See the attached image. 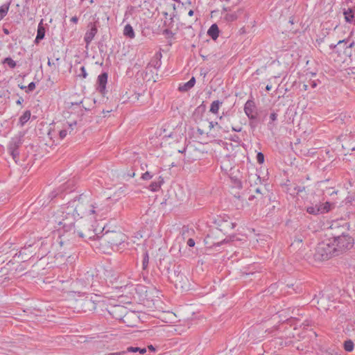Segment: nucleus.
Wrapping results in <instances>:
<instances>
[{
    "label": "nucleus",
    "mask_w": 355,
    "mask_h": 355,
    "mask_svg": "<svg viewBox=\"0 0 355 355\" xmlns=\"http://www.w3.org/2000/svg\"><path fill=\"white\" fill-rule=\"evenodd\" d=\"M349 223H345L342 225L341 229L343 230L342 234L328 240V241H330L337 257L349 251L354 246V239L349 234Z\"/></svg>",
    "instance_id": "obj_1"
},
{
    "label": "nucleus",
    "mask_w": 355,
    "mask_h": 355,
    "mask_svg": "<svg viewBox=\"0 0 355 355\" xmlns=\"http://www.w3.org/2000/svg\"><path fill=\"white\" fill-rule=\"evenodd\" d=\"M74 200H76L77 215L79 218L84 216L98 215L101 211L98 205L90 201L86 195L81 194L76 196Z\"/></svg>",
    "instance_id": "obj_2"
},
{
    "label": "nucleus",
    "mask_w": 355,
    "mask_h": 355,
    "mask_svg": "<svg viewBox=\"0 0 355 355\" xmlns=\"http://www.w3.org/2000/svg\"><path fill=\"white\" fill-rule=\"evenodd\" d=\"M243 110L249 119V126L252 130H255L258 124L263 120L259 116L258 109L252 97L246 101Z\"/></svg>",
    "instance_id": "obj_3"
},
{
    "label": "nucleus",
    "mask_w": 355,
    "mask_h": 355,
    "mask_svg": "<svg viewBox=\"0 0 355 355\" xmlns=\"http://www.w3.org/2000/svg\"><path fill=\"white\" fill-rule=\"evenodd\" d=\"M333 257H337L332 245L329 241L328 243L321 242L319 243L315 248L313 257L315 261H322L328 260Z\"/></svg>",
    "instance_id": "obj_4"
},
{
    "label": "nucleus",
    "mask_w": 355,
    "mask_h": 355,
    "mask_svg": "<svg viewBox=\"0 0 355 355\" xmlns=\"http://www.w3.org/2000/svg\"><path fill=\"white\" fill-rule=\"evenodd\" d=\"M168 279L171 282L174 284L176 288L180 287L184 288L187 286L188 283V279L187 277L181 272L180 266H175L172 269H168Z\"/></svg>",
    "instance_id": "obj_5"
},
{
    "label": "nucleus",
    "mask_w": 355,
    "mask_h": 355,
    "mask_svg": "<svg viewBox=\"0 0 355 355\" xmlns=\"http://www.w3.org/2000/svg\"><path fill=\"white\" fill-rule=\"evenodd\" d=\"M100 239L103 242L108 243L111 245L119 246L125 241V236L121 232H106L101 236L94 235Z\"/></svg>",
    "instance_id": "obj_6"
},
{
    "label": "nucleus",
    "mask_w": 355,
    "mask_h": 355,
    "mask_svg": "<svg viewBox=\"0 0 355 355\" xmlns=\"http://www.w3.org/2000/svg\"><path fill=\"white\" fill-rule=\"evenodd\" d=\"M14 260L9 261L5 266L0 268V285H6L14 275L12 266L15 265Z\"/></svg>",
    "instance_id": "obj_7"
},
{
    "label": "nucleus",
    "mask_w": 355,
    "mask_h": 355,
    "mask_svg": "<svg viewBox=\"0 0 355 355\" xmlns=\"http://www.w3.org/2000/svg\"><path fill=\"white\" fill-rule=\"evenodd\" d=\"M77 219V218H62V220L59 221L58 225H61L63 229L64 234L62 236H65L68 232L76 234V231L74 225Z\"/></svg>",
    "instance_id": "obj_8"
},
{
    "label": "nucleus",
    "mask_w": 355,
    "mask_h": 355,
    "mask_svg": "<svg viewBox=\"0 0 355 355\" xmlns=\"http://www.w3.org/2000/svg\"><path fill=\"white\" fill-rule=\"evenodd\" d=\"M78 304L83 312L92 311L96 309V304L88 297L80 300Z\"/></svg>",
    "instance_id": "obj_9"
},
{
    "label": "nucleus",
    "mask_w": 355,
    "mask_h": 355,
    "mask_svg": "<svg viewBox=\"0 0 355 355\" xmlns=\"http://www.w3.org/2000/svg\"><path fill=\"white\" fill-rule=\"evenodd\" d=\"M108 74L107 72H102L97 78L96 89L103 95L106 92V85L107 83Z\"/></svg>",
    "instance_id": "obj_10"
},
{
    "label": "nucleus",
    "mask_w": 355,
    "mask_h": 355,
    "mask_svg": "<svg viewBox=\"0 0 355 355\" xmlns=\"http://www.w3.org/2000/svg\"><path fill=\"white\" fill-rule=\"evenodd\" d=\"M39 247V241L35 242L33 244L25 245L24 248H21L19 251V257L23 254L27 255L26 257L22 259L21 262L26 261V258L31 254L35 252V250Z\"/></svg>",
    "instance_id": "obj_11"
},
{
    "label": "nucleus",
    "mask_w": 355,
    "mask_h": 355,
    "mask_svg": "<svg viewBox=\"0 0 355 355\" xmlns=\"http://www.w3.org/2000/svg\"><path fill=\"white\" fill-rule=\"evenodd\" d=\"M22 144L23 141L20 137L12 138L8 144V151L13 152L15 150H19Z\"/></svg>",
    "instance_id": "obj_12"
},
{
    "label": "nucleus",
    "mask_w": 355,
    "mask_h": 355,
    "mask_svg": "<svg viewBox=\"0 0 355 355\" xmlns=\"http://www.w3.org/2000/svg\"><path fill=\"white\" fill-rule=\"evenodd\" d=\"M90 24L92 26L90 29L85 33L84 37V41L87 46L91 43L98 31L97 28L94 24H92V23Z\"/></svg>",
    "instance_id": "obj_13"
},
{
    "label": "nucleus",
    "mask_w": 355,
    "mask_h": 355,
    "mask_svg": "<svg viewBox=\"0 0 355 355\" xmlns=\"http://www.w3.org/2000/svg\"><path fill=\"white\" fill-rule=\"evenodd\" d=\"M61 212L62 213H71L77 214V209L76 206V200H74V198L71 200H70L67 204L63 205L61 207Z\"/></svg>",
    "instance_id": "obj_14"
},
{
    "label": "nucleus",
    "mask_w": 355,
    "mask_h": 355,
    "mask_svg": "<svg viewBox=\"0 0 355 355\" xmlns=\"http://www.w3.org/2000/svg\"><path fill=\"white\" fill-rule=\"evenodd\" d=\"M38 252H35L34 255L37 256V258L41 259L44 257H45L49 252V250L47 247V243H44V241L40 243L39 242V247Z\"/></svg>",
    "instance_id": "obj_15"
},
{
    "label": "nucleus",
    "mask_w": 355,
    "mask_h": 355,
    "mask_svg": "<svg viewBox=\"0 0 355 355\" xmlns=\"http://www.w3.org/2000/svg\"><path fill=\"white\" fill-rule=\"evenodd\" d=\"M43 19H41L37 26V35L34 42L38 44L41 40L44 38L46 29L43 24Z\"/></svg>",
    "instance_id": "obj_16"
},
{
    "label": "nucleus",
    "mask_w": 355,
    "mask_h": 355,
    "mask_svg": "<svg viewBox=\"0 0 355 355\" xmlns=\"http://www.w3.org/2000/svg\"><path fill=\"white\" fill-rule=\"evenodd\" d=\"M243 12V9L239 8L237 10V11L233 12H227L225 15L224 16V19L227 22H232L236 21L239 15Z\"/></svg>",
    "instance_id": "obj_17"
},
{
    "label": "nucleus",
    "mask_w": 355,
    "mask_h": 355,
    "mask_svg": "<svg viewBox=\"0 0 355 355\" xmlns=\"http://www.w3.org/2000/svg\"><path fill=\"white\" fill-rule=\"evenodd\" d=\"M196 83V78L195 77H191V78L187 83H184L183 85H180L178 87V90L182 92H188L190 90Z\"/></svg>",
    "instance_id": "obj_18"
},
{
    "label": "nucleus",
    "mask_w": 355,
    "mask_h": 355,
    "mask_svg": "<svg viewBox=\"0 0 355 355\" xmlns=\"http://www.w3.org/2000/svg\"><path fill=\"white\" fill-rule=\"evenodd\" d=\"M219 28L216 24H213L207 31L208 35L214 40H216L219 36Z\"/></svg>",
    "instance_id": "obj_19"
},
{
    "label": "nucleus",
    "mask_w": 355,
    "mask_h": 355,
    "mask_svg": "<svg viewBox=\"0 0 355 355\" xmlns=\"http://www.w3.org/2000/svg\"><path fill=\"white\" fill-rule=\"evenodd\" d=\"M211 239L209 235L205 239L204 241L206 245H210L209 246H207V248H216L217 247H220L223 243H227L229 241L227 239L222 240L221 241L217 242H209V239Z\"/></svg>",
    "instance_id": "obj_20"
},
{
    "label": "nucleus",
    "mask_w": 355,
    "mask_h": 355,
    "mask_svg": "<svg viewBox=\"0 0 355 355\" xmlns=\"http://www.w3.org/2000/svg\"><path fill=\"white\" fill-rule=\"evenodd\" d=\"M157 182H152L148 187V189L152 191H157L161 188L162 184L164 183V179L159 176Z\"/></svg>",
    "instance_id": "obj_21"
},
{
    "label": "nucleus",
    "mask_w": 355,
    "mask_h": 355,
    "mask_svg": "<svg viewBox=\"0 0 355 355\" xmlns=\"http://www.w3.org/2000/svg\"><path fill=\"white\" fill-rule=\"evenodd\" d=\"M123 35L126 37L130 38V39H132L135 37L134 29L130 24H128L125 26L124 30H123Z\"/></svg>",
    "instance_id": "obj_22"
},
{
    "label": "nucleus",
    "mask_w": 355,
    "mask_h": 355,
    "mask_svg": "<svg viewBox=\"0 0 355 355\" xmlns=\"http://www.w3.org/2000/svg\"><path fill=\"white\" fill-rule=\"evenodd\" d=\"M320 207V212L321 214H325L329 212L332 207H334V203H331L329 202H326L323 204L318 205Z\"/></svg>",
    "instance_id": "obj_23"
},
{
    "label": "nucleus",
    "mask_w": 355,
    "mask_h": 355,
    "mask_svg": "<svg viewBox=\"0 0 355 355\" xmlns=\"http://www.w3.org/2000/svg\"><path fill=\"white\" fill-rule=\"evenodd\" d=\"M343 15L345 16V19L347 22L351 23L353 21L354 18V10L352 8H348L347 10H344Z\"/></svg>",
    "instance_id": "obj_24"
},
{
    "label": "nucleus",
    "mask_w": 355,
    "mask_h": 355,
    "mask_svg": "<svg viewBox=\"0 0 355 355\" xmlns=\"http://www.w3.org/2000/svg\"><path fill=\"white\" fill-rule=\"evenodd\" d=\"M31 111L30 110H26L24 112V114L19 117V124L23 126L24 125V124L28 122V121L31 118Z\"/></svg>",
    "instance_id": "obj_25"
},
{
    "label": "nucleus",
    "mask_w": 355,
    "mask_h": 355,
    "mask_svg": "<svg viewBox=\"0 0 355 355\" xmlns=\"http://www.w3.org/2000/svg\"><path fill=\"white\" fill-rule=\"evenodd\" d=\"M222 104H223V102L219 100L213 101L211 104L209 112L213 114H217L218 112L220 106Z\"/></svg>",
    "instance_id": "obj_26"
},
{
    "label": "nucleus",
    "mask_w": 355,
    "mask_h": 355,
    "mask_svg": "<svg viewBox=\"0 0 355 355\" xmlns=\"http://www.w3.org/2000/svg\"><path fill=\"white\" fill-rule=\"evenodd\" d=\"M148 263H149V255H148V251L146 250H145L143 253V258H142V269H143V270L148 271Z\"/></svg>",
    "instance_id": "obj_27"
},
{
    "label": "nucleus",
    "mask_w": 355,
    "mask_h": 355,
    "mask_svg": "<svg viewBox=\"0 0 355 355\" xmlns=\"http://www.w3.org/2000/svg\"><path fill=\"white\" fill-rule=\"evenodd\" d=\"M126 353L131 352V353H136L139 352L140 354H143L146 352V349L145 347L141 348L139 347H128L126 350L124 351Z\"/></svg>",
    "instance_id": "obj_28"
},
{
    "label": "nucleus",
    "mask_w": 355,
    "mask_h": 355,
    "mask_svg": "<svg viewBox=\"0 0 355 355\" xmlns=\"http://www.w3.org/2000/svg\"><path fill=\"white\" fill-rule=\"evenodd\" d=\"M306 211L313 215H318L320 214V207L318 205H311L306 207Z\"/></svg>",
    "instance_id": "obj_29"
},
{
    "label": "nucleus",
    "mask_w": 355,
    "mask_h": 355,
    "mask_svg": "<svg viewBox=\"0 0 355 355\" xmlns=\"http://www.w3.org/2000/svg\"><path fill=\"white\" fill-rule=\"evenodd\" d=\"M2 64H6L10 69H15L17 66L16 62L13 60L10 57L5 58L2 61Z\"/></svg>",
    "instance_id": "obj_30"
},
{
    "label": "nucleus",
    "mask_w": 355,
    "mask_h": 355,
    "mask_svg": "<svg viewBox=\"0 0 355 355\" xmlns=\"http://www.w3.org/2000/svg\"><path fill=\"white\" fill-rule=\"evenodd\" d=\"M10 3L2 5L0 7V21L7 15Z\"/></svg>",
    "instance_id": "obj_31"
},
{
    "label": "nucleus",
    "mask_w": 355,
    "mask_h": 355,
    "mask_svg": "<svg viewBox=\"0 0 355 355\" xmlns=\"http://www.w3.org/2000/svg\"><path fill=\"white\" fill-rule=\"evenodd\" d=\"M354 343L352 340H347L344 342L343 347L345 351L352 352L354 349Z\"/></svg>",
    "instance_id": "obj_32"
},
{
    "label": "nucleus",
    "mask_w": 355,
    "mask_h": 355,
    "mask_svg": "<svg viewBox=\"0 0 355 355\" xmlns=\"http://www.w3.org/2000/svg\"><path fill=\"white\" fill-rule=\"evenodd\" d=\"M342 228V225L340 226V227H334V225H332L331 226V229L332 230H334V232H332L331 234V238H334V236H338L339 234H342V231H343V230L341 229Z\"/></svg>",
    "instance_id": "obj_33"
},
{
    "label": "nucleus",
    "mask_w": 355,
    "mask_h": 355,
    "mask_svg": "<svg viewBox=\"0 0 355 355\" xmlns=\"http://www.w3.org/2000/svg\"><path fill=\"white\" fill-rule=\"evenodd\" d=\"M233 186L239 189H241L243 188V184L241 180L238 178H231Z\"/></svg>",
    "instance_id": "obj_34"
},
{
    "label": "nucleus",
    "mask_w": 355,
    "mask_h": 355,
    "mask_svg": "<svg viewBox=\"0 0 355 355\" xmlns=\"http://www.w3.org/2000/svg\"><path fill=\"white\" fill-rule=\"evenodd\" d=\"M76 121H74L71 123H67V126L64 127V129L68 130V134H74V127L76 126Z\"/></svg>",
    "instance_id": "obj_35"
},
{
    "label": "nucleus",
    "mask_w": 355,
    "mask_h": 355,
    "mask_svg": "<svg viewBox=\"0 0 355 355\" xmlns=\"http://www.w3.org/2000/svg\"><path fill=\"white\" fill-rule=\"evenodd\" d=\"M16 164L19 162V150H15L13 152H8Z\"/></svg>",
    "instance_id": "obj_36"
},
{
    "label": "nucleus",
    "mask_w": 355,
    "mask_h": 355,
    "mask_svg": "<svg viewBox=\"0 0 355 355\" xmlns=\"http://www.w3.org/2000/svg\"><path fill=\"white\" fill-rule=\"evenodd\" d=\"M162 57V55L161 53H157L156 54V60L155 61V62L152 64L154 68L155 69H159L160 67H161V60H160V58Z\"/></svg>",
    "instance_id": "obj_37"
},
{
    "label": "nucleus",
    "mask_w": 355,
    "mask_h": 355,
    "mask_svg": "<svg viewBox=\"0 0 355 355\" xmlns=\"http://www.w3.org/2000/svg\"><path fill=\"white\" fill-rule=\"evenodd\" d=\"M257 161L259 164H262L264 162V155L261 152H259L257 154Z\"/></svg>",
    "instance_id": "obj_38"
},
{
    "label": "nucleus",
    "mask_w": 355,
    "mask_h": 355,
    "mask_svg": "<svg viewBox=\"0 0 355 355\" xmlns=\"http://www.w3.org/2000/svg\"><path fill=\"white\" fill-rule=\"evenodd\" d=\"M61 217L62 218H79V217L77 214H71V213H69V212L62 213Z\"/></svg>",
    "instance_id": "obj_39"
},
{
    "label": "nucleus",
    "mask_w": 355,
    "mask_h": 355,
    "mask_svg": "<svg viewBox=\"0 0 355 355\" xmlns=\"http://www.w3.org/2000/svg\"><path fill=\"white\" fill-rule=\"evenodd\" d=\"M68 135V130H65L64 128L59 131V137L60 139H64Z\"/></svg>",
    "instance_id": "obj_40"
},
{
    "label": "nucleus",
    "mask_w": 355,
    "mask_h": 355,
    "mask_svg": "<svg viewBox=\"0 0 355 355\" xmlns=\"http://www.w3.org/2000/svg\"><path fill=\"white\" fill-rule=\"evenodd\" d=\"M153 177V175L150 172L146 171L142 174L141 179L144 180H150Z\"/></svg>",
    "instance_id": "obj_41"
},
{
    "label": "nucleus",
    "mask_w": 355,
    "mask_h": 355,
    "mask_svg": "<svg viewBox=\"0 0 355 355\" xmlns=\"http://www.w3.org/2000/svg\"><path fill=\"white\" fill-rule=\"evenodd\" d=\"M347 40H339L337 44H331L329 45V48L331 49V50H334V49H336V47L338 46V45H340L343 43H345V44H347Z\"/></svg>",
    "instance_id": "obj_42"
},
{
    "label": "nucleus",
    "mask_w": 355,
    "mask_h": 355,
    "mask_svg": "<svg viewBox=\"0 0 355 355\" xmlns=\"http://www.w3.org/2000/svg\"><path fill=\"white\" fill-rule=\"evenodd\" d=\"M35 89V83L34 82H31L27 86V89L26 90V93H29L33 92Z\"/></svg>",
    "instance_id": "obj_43"
},
{
    "label": "nucleus",
    "mask_w": 355,
    "mask_h": 355,
    "mask_svg": "<svg viewBox=\"0 0 355 355\" xmlns=\"http://www.w3.org/2000/svg\"><path fill=\"white\" fill-rule=\"evenodd\" d=\"M80 73L78 74V76L82 77L83 78H86L87 76V73L86 71L85 67L83 66L80 67Z\"/></svg>",
    "instance_id": "obj_44"
},
{
    "label": "nucleus",
    "mask_w": 355,
    "mask_h": 355,
    "mask_svg": "<svg viewBox=\"0 0 355 355\" xmlns=\"http://www.w3.org/2000/svg\"><path fill=\"white\" fill-rule=\"evenodd\" d=\"M12 268H13V272H14V275L17 272H23L24 270V268L21 266V264L18 265L17 267L15 268L14 267V265L12 266Z\"/></svg>",
    "instance_id": "obj_45"
},
{
    "label": "nucleus",
    "mask_w": 355,
    "mask_h": 355,
    "mask_svg": "<svg viewBox=\"0 0 355 355\" xmlns=\"http://www.w3.org/2000/svg\"><path fill=\"white\" fill-rule=\"evenodd\" d=\"M277 119V114L276 112H272L270 114V122L269 124H271V123L275 121Z\"/></svg>",
    "instance_id": "obj_46"
},
{
    "label": "nucleus",
    "mask_w": 355,
    "mask_h": 355,
    "mask_svg": "<svg viewBox=\"0 0 355 355\" xmlns=\"http://www.w3.org/2000/svg\"><path fill=\"white\" fill-rule=\"evenodd\" d=\"M294 189L297 191V193H300L305 190V187L296 186Z\"/></svg>",
    "instance_id": "obj_47"
},
{
    "label": "nucleus",
    "mask_w": 355,
    "mask_h": 355,
    "mask_svg": "<svg viewBox=\"0 0 355 355\" xmlns=\"http://www.w3.org/2000/svg\"><path fill=\"white\" fill-rule=\"evenodd\" d=\"M187 243L189 247H193L195 245V241L193 239L190 238L188 239Z\"/></svg>",
    "instance_id": "obj_48"
},
{
    "label": "nucleus",
    "mask_w": 355,
    "mask_h": 355,
    "mask_svg": "<svg viewBox=\"0 0 355 355\" xmlns=\"http://www.w3.org/2000/svg\"><path fill=\"white\" fill-rule=\"evenodd\" d=\"M59 195V193L56 191H52L50 194H49V198H51V200H52L53 198H56Z\"/></svg>",
    "instance_id": "obj_49"
},
{
    "label": "nucleus",
    "mask_w": 355,
    "mask_h": 355,
    "mask_svg": "<svg viewBox=\"0 0 355 355\" xmlns=\"http://www.w3.org/2000/svg\"><path fill=\"white\" fill-rule=\"evenodd\" d=\"M354 200V198L352 197V196H347L345 199V204H348V203H351L352 202V200Z\"/></svg>",
    "instance_id": "obj_50"
},
{
    "label": "nucleus",
    "mask_w": 355,
    "mask_h": 355,
    "mask_svg": "<svg viewBox=\"0 0 355 355\" xmlns=\"http://www.w3.org/2000/svg\"><path fill=\"white\" fill-rule=\"evenodd\" d=\"M232 141H233L234 142H239L240 138L238 135H234V136H232Z\"/></svg>",
    "instance_id": "obj_51"
},
{
    "label": "nucleus",
    "mask_w": 355,
    "mask_h": 355,
    "mask_svg": "<svg viewBox=\"0 0 355 355\" xmlns=\"http://www.w3.org/2000/svg\"><path fill=\"white\" fill-rule=\"evenodd\" d=\"M218 123L217 122H213V121H210L209 123V127L210 129L213 128L214 126L216 125H218Z\"/></svg>",
    "instance_id": "obj_52"
},
{
    "label": "nucleus",
    "mask_w": 355,
    "mask_h": 355,
    "mask_svg": "<svg viewBox=\"0 0 355 355\" xmlns=\"http://www.w3.org/2000/svg\"><path fill=\"white\" fill-rule=\"evenodd\" d=\"M71 21H72L74 24H77L78 21V18L76 16H73L71 18Z\"/></svg>",
    "instance_id": "obj_53"
},
{
    "label": "nucleus",
    "mask_w": 355,
    "mask_h": 355,
    "mask_svg": "<svg viewBox=\"0 0 355 355\" xmlns=\"http://www.w3.org/2000/svg\"><path fill=\"white\" fill-rule=\"evenodd\" d=\"M196 110L204 111L205 110V105L202 103L200 106H198Z\"/></svg>",
    "instance_id": "obj_54"
},
{
    "label": "nucleus",
    "mask_w": 355,
    "mask_h": 355,
    "mask_svg": "<svg viewBox=\"0 0 355 355\" xmlns=\"http://www.w3.org/2000/svg\"><path fill=\"white\" fill-rule=\"evenodd\" d=\"M232 129L233 131L239 132L241 131L242 128L241 127H239V128L232 127Z\"/></svg>",
    "instance_id": "obj_55"
},
{
    "label": "nucleus",
    "mask_w": 355,
    "mask_h": 355,
    "mask_svg": "<svg viewBox=\"0 0 355 355\" xmlns=\"http://www.w3.org/2000/svg\"><path fill=\"white\" fill-rule=\"evenodd\" d=\"M324 37H320V38L316 40V42L318 44H320L321 43H322L324 42Z\"/></svg>",
    "instance_id": "obj_56"
},
{
    "label": "nucleus",
    "mask_w": 355,
    "mask_h": 355,
    "mask_svg": "<svg viewBox=\"0 0 355 355\" xmlns=\"http://www.w3.org/2000/svg\"><path fill=\"white\" fill-rule=\"evenodd\" d=\"M24 101V99L22 97H20L17 101H16V103L17 105H21L22 103V102Z\"/></svg>",
    "instance_id": "obj_57"
},
{
    "label": "nucleus",
    "mask_w": 355,
    "mask_h": 355,
    "mask_svg": "<svg viewBox=\"0 0 355 355\" xmlns=\"http://www.w3.org/2000/svg\"><path fill=\"white\" fill-rule=\"evenodd\" d=\"M77 234L78 235L79 237L80 238H84L86 236L82 232H77Z\"/></svg>",
    "instance_id": "obj_58"
},
{
    "label": "nucleus",
    "mask_w": 355,
    "mask_h": 355,
    "mask_svg": "<svg viewBox=\"0 0 355 355\" xmlns=\"http://www.w3.org/2000/svg\"><path fill=\"white\" fill-rule=\"evenodd\" d=\"M227 226L230 227L231 229H233L235 225L233 223H227Z\"/></svg>",
    "instance_id": "obj_59"
},
{
    "label": "nucleus",
    "mask_w": 355,
    "mask_h": 355,
    "mask_svg": "<svg viewBox=\"0 0 355 355\" xmlns=\"http://www.w3.org/2000/svg\"><path fill=\"white\" fill-rule=\"evenodd\" d=\"M85 275H87L86 279L88 281H89V277H92V278L93 276H94L93 274H90L89 272H87Z\"/></svg>",
    "instance_id": "obj_60"
},
{
    "label": "nucleus",
    "mask_w": 355,
    "mask_h": 355,
    "mask_svg": "<svg viewBox=\"0 0 355 355\" xmlns=\"http://www.w3.org/2000/svg\"><path fill=\"white\" fill-rule=\"evenodd\" d=\"M197 132L200 135H202L204 134V131L202 130H201L200 128H198L197 129Z\"/></svg>",
    "instance_id": "obj_61"
},
{
    "label": "nucleus",
    "mask_w": 355,
    "mask_h": 355,
    "mask_svg": "<svg viewBox=\"0 0 355 355\" xmlns=\"http://www.w3.org/2000/svg\"><path fill=\"white\" fill-rule=\"evenodd\" d=\"M148 349L151 351V352H155V347H153V345H149L148 346Z\"/></svg>",
    "instance_id": "obj_62"
},
{
    "label": "nucleus",
    "mask_w": 355,
    "mask_h": 355,
    "mask_svg": "<svg viewBox=\"0 0 355 355\" xmlns=\"http://www.w3.org/2000/svg\"><path fill=\"white\" fill-rule=\"evenodd\" d=\"M311 85L313 88H315L317 86V83L315 81H311Z\"/></svg>",
    "instance_id": "obj_63"
},
{
    "label": "nucleus",
    "mask_w": 355,
    "mask_h": 355,
    "mask_svg": "<svg viewBox=\"0 0 355 355\" xmlns=\"http://www.w3.org/2000/svg\"><path fill=\"white\" fill-rule=\"evenodd\" d=\"M193 14H194V12H193V10H190L189 11V12H188V15H189V16H190V17L193 16Z\"/></svg>",
    "instance_id": "obj_64"
}]
</instances>
